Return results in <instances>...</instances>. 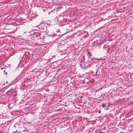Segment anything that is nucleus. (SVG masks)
<instances>
[{
    "label": "nucleus",
    "instance_id": "1",
    "mask_svg": "<svg viewBox=\"0 0 133 133\" xmlns=\"http://www.w3.org/2000/svg\"><path fill=\"white\" fill-rule=\"evenodd\" d=\"M80 66L82 68L85 69L87 68L90 67L91 66V65L88 63L82 62L80 64Z\"/></svg>",
    "mask_w": 133,
    "mask_h": 133
},
{
    "label": "nucleus",
    "instance_id": "2",
    "mask_svg": "<svg viewBox=\"0 0 133 133\" xmlns=\"http://www.w3.org/2000/svg\"><path fill=\"white\" fill-rule=\"evenodd\" d=\"M41 33L38 32H35L32 35V37H36L39 36L41 35Z\"/></svg>",
    "mask_w": 133,
    "mask_h": 133
},
{
    "label": "nucleus",
    "instance_id": "3",
    "mask_svg": "<svg viewBox=\"0 0 133 133\" xmlns=\"http://www.w3.org/2000/svg\"><path fill=\"white\" fill-rule=\"evenodd\" d=\"M84 34L83 37L85 38L88 36V33L87 32L85 31L83 33Z\"/></svg>",
    "mask_w": 133,
    "mask_h": 133
},
{
    "label": "nucleus",
    "instance_id": "4",
    "mask_svg": "<svg viewBox=\"0 0 133 133\" xmlns=\"http://www.w3.org/2000/svg\"><path fill=\"white\" fill-rule=\"evenodd\" d=\"M64 46H62L59 49V51L61 52H62L63 51H64L65 50V48H64Z\"/></svg>",
    "mask_w": 133,
    "mask_h": 133
},
{
    "label": "nucleus",
    "instance_id": "5",
    "mask_svg": "<svg viewBox=\"0 0 133 133\" xmlns=\"http://www.w3.org/2000/svg\"><path fill=\"white\" fill-rule=\"evenodd\" d=\"M83 82L84 83H86L87 84H88V83L89 82L88 79L87 78H85L84 79Z\"/></svg>",
    "mask_w": 133,
    "mask_h": 133
},
{
    "label": "nucleus",
    "instance_id": "6",
    "mask_svg": "<svg viewBox=\"0 0 133 133\" xmlns=\"http://www.w3.org/2000/svg\"><path fill=\"white\" fill-rule=\"evenodd\" d=\"M88 63L89 64H90V63H92V59L91 58H90V57L89 56L88 57Z\"/></svg>",
    "mask_w": 133,
    "mask_h": 133
},
{
    "label": "nucleus",
    "instance_id": "7",
    "mask_svg": "<svg viewBox=\"0 0 133 133\" xmlns=\"http://www.w3.org/2000/svg\"><path fill=\"white\" fill-rule=\"evenodd\" d=\"M6 93L8 95L10 96V95L12 93L11 91H8L7 92H6Z\"/></svg>",
    "mask_w": 133,
    "mask_h": 133
},
{
    "label": "nucleus",
    "instance_id": "8",
    "mask_svg": "<svg viewBox=\"0 0 133 133\" xmlns=\"http://www.w3.org/2000/svg\"><path fill=\"white\" fill-rule=\"evenodd\" d=\"M107 104V102H106L105 103H103L102 105V106L103 108H104L105 107L106 105Z\"/></svg>",
    "mask_w": 133,
    "mask_h": 133
},
{
    "label": "nucleus",
    "instance_id": "9",
    "mask_svg": "<svg viewBox=\"0 0 133 133\" xmlns=\"http://www.w3.org/2000/svg\"><path fill=\"white\" fill-rule=\"evenodd\" d=\"M96 59H92V62H95V63L96 62Z\"/></svg>",
    "mask_w": 133,
    "mask_h": 133
},
{
    "label": "nucleus",
    "instance_id": "10",
    "mask_svg": "<svg viewBox=\"0 0 133 133\" xmlns=\"http://www.w3.org/2000/svg\"><path fill=\"white\" fill-rule=\"evenodd\" d=\"M57 36V35L55 34H52L51 35V36H52V37L53 36L55 37Z\"/></svg>",
    "mask_w": 133,
    "mask_h": 133
},
{
    "label": "nucleus",
    "instance_id": "11",
    "mask_svg": "<svg viewBox=\"0 0 133 133\" xmlns=\"http://www.w3.org/2000/svg\"><path fill=\"white\" fill-rule=\"evenodd\" d=\"M63 21H65V22H66L67 21V19H63Z\"/></svg>",
    "mask_w": 133,
    "mask_h": 133
},
{
    "label": "nucleus",
    "instance_id": "12",
    "mask_svg": "<svg viewBox=\"0 0 133 133\" xmlns=\"http://www.w3.org/2000/svg\"><path fill=\"white\" fill-rule=\"evenodd\" d=\"M22 55H23V56H24V54H25V53H24L23 52H22Z\"/></svg>",
    "mask_w": 133,
    "mask_h": 133
},
{
    "label": "nucleus",
    "instance_id": "13",
    "mask_svg": "<svg viewBox=\"0 0 133 133\" xmlns=\"http://www.w3.org/2000/svg\"><path fill=\"white\" fill-rule=\"evenodd\" d=\"M101 111H100V110H99V111H98V113H101Z\"/></svg>",
    "mask_w": 133,
    "mask_h": 133
},
{
    "label": "nucleus",
    "instance_id": "14",
    "mask_svg": "<svg viewBox=\"0 0 133 133\" xmlns=\"http://www.w3.org/2000/svg\"><path fill=\"white\" fill-rule=\"evenodd\" d=\"M102 133V132H99V133Z\"/></svg>",
    "mask_w": 133,
    "mask_h": 133
},
{
    "label": "nucleus",
    "instance_id": "15",
    "mask_svg": "<svg viewBox=\"0 0 133 133\" xmlns=\"http://www.w3.org/2000/svg\"><path fill=\"white\" fill-rule=\"evenodd\" d=\"M81 98H82V96H81Z\"/></svg>",
    "mask_w": 133,
    "mask_h": 133
},
{
    "label": "nucleus",
    "instance_id": "16",
    "mask_svg": "<svg viewBox=\"0 0 133 133\" xmlns=\"http://www.w3.org/2000/svg\"><path fill=\"white\" fill-rule=\"evenodd\" d=\"M84 104H85V102L84 103Z\"/></svg>",
    "mask_w": 133,
    "mask_h": 133
},
{
    "label": "nucleus",
    "instance_id": "17",
    "mask_svg": "<svg viewBox=\"0 0 133 133\" xmlns=\"http://www.w3.org/2000/svg\"><path fill=\"white\" fill-rule=\"evenodd\" d=\"M105 128V127H104V128Z\"/></svg>",
    "mask_w": 133,
    "mask_h": 133
}]
</instances>
